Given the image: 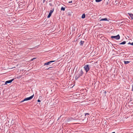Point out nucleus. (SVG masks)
Here are the masks:
<instances>
[{"mask_svg":"<svg viewBox=\"0 0 133 133\" xmlns=\"http://www.w3.org/2000/svg\"><path fill=\"white\" fill-rule=\"evenodd\" d=\"M84 42V41H81L80 42V45H82L83 44Z\"/></svg>","mask_w":133,"mask_h":133,"instance_id":"nucleus-9","label":"nucleus"},{"mask_svg":"<svg viewBox=\"0 0 133 133\" xmlns=\"http://www.w3.org/2000/svg\"><path fill=\"white\" fill-rule=\"evenodd\" d=\"M124 64H128L130 62V61H124Z\"/></svg>","mask_w":133,"mask_h":133,"instance_id":"nucleus-11","label":"nucleus"},{"mask_svg":"<svg viewBox=\"0 0 133 133\" xmlns=\"http://www.w3.org/2000/svg\"><path fill=\"white\" fill-rule=\"evenodd\" d=\"M89 114L88 113H86L85 114V116H86L87 115H89Z\"/></svg>","mask_w":133,"mask_h":133,"instance_id":"nucleus-22","label":"nucleus"},{"mask_svg":"<svg viewBox=\"0 0 133 133\" xmlns=\"http://www.w3.org/2000/svg\"><path fill=\"white\" fill-rule=\"evenodd\" d=\"M132 89L131 90V91H133V84H132Z\"/></svg>","mask_w":133,"mask_h":133,"instance_id":"nucleus-17","label":"nucleus"},{"mask_svg":"<svg viewBox=\"0 0 133 133\" xmlns=\"http://www.w3.org/2000/svg\"><path fill=\"white\" fill-rule=\"evenodd\" d=\"M51 62L50 61L49 62L45 63L44 64V65H49L51 64Z\"/></svg>","mask_w":133,"mask_h":133,"instance_id":"nucleus-7","label":"nucleus"},{"mask_svg":"<svg viewBox=\"0 0 133 133\" xmlns=\"http://www.w3.org/2000/svg\"><path fill=\"white\" fill-rule=\"evenodd\" d=\"M126 42L125 41L122 42L120 44H124L126 43Z\"/></svg>","mask_w":133,"mask_h":133,"instance_id":"nucleus-12","label":"nucleus"},{"mask_svg":"<svg viewBox=\"0 0 133 133\" xmlns=\"http://www.w3.org/2000/svg\"><path fill=\"white\" fill-rule=\"evenodd\" d=\"M68 3H72V1H69L68 2Z\"/></svg>","mask_w":133,"mask_h":133,"instance_id":"nucleus-19","label":"nucleus"},{"mask_svg":"<svg viewBox=\"0 0 133 133\" xmlns=\"http://www.w3.org/2000/svg\"><path fill=\"white\" fill-rule=\"evenodd\" d=\"M55 61H50V62H51V63H52V62H54Z\"/></svg>","mask_w":133,"mask_h":133,"instance_id":"nucleus-18","label":"nucleus"},{"mask_svg":"<svg viewBox=\"0 0 133 133\" xmlns=\"http://www.w3.org/2000/svg\"><path fill=\"white\" fill-rule=\"evenodd\" d=\"M128 44H130L131 45H133V42L132 43H130V42H129L128 43Z\"/></svg>","mask_w":133,"mask_h":133,"instance_id":"nucleus-16","label":"nucleus"},{"mask_svg":"<svg viewBox=\"0 0 133 133\" xmlns=\"http://www.w3.org/2000/svg\"><path fill=\"white\" fill-rule=\"evenodd\" d=\"M37 101H38V102H41V101H40V100H39V99H38V100Z\"/></svg>","mask_w":133,"mask_h":133,"instance_id":"nucleus-20","label":"nucleus"},{"mask_svg":"<svg viewBox=\"0 0 133 133\" xmlns=\"http://www.w3.org/2000/svg\"><path fill=\"white\" fill-rule=\"evenodd\" d=\"M111 38H114L116 40H118L120 39V36L119 35H118L116 36H112L111 37Z\"/></svg>","mask_w":133,"mask_h":133,"instance_id":"nucleus-3","label":"nucleus"},{"mask_svg":"<svg viewBox=\"0 0 133 133\" xmlns=\"http://www.w3.org/2000/svg\"><path fill=\"white\" fill-rule=\"evenodd\" d=\"M83 72L82 70H81L79 72L78 74V75H76V77L78 78L82 76L83 75Z\"/></svg>","mask_w":133,"mask_h":133,"instance_id":"nucleus-2","label":"nucleus"},{"mask_svg":"<svg viewBox=\"0 0 133 133\" xmlns=\"http://www.w3.org/2000/svg\"><path fill=\"white\" fill-rule=\"evenodd\" d=\"M52 68L51 67H49V68H48L47 69L48 70V69H50V68Z\"/></svg>","mask_w":133,"mask_h":133,"instance_id":"nucleus-23","label":"nucleus"},{"mask_svg":"<svg viewBox=\"0 0 133 133\" xmlns=\"http://www.w3.org/2000/svg\"><path fill=\"white\" fill-rule=\"evenodd\" d=\"M14 79H12L11 80L6 81L5 83V84L11 83L13 81Z\"/></svg>","mask_w":133,"mask_h":133,"instance_id":"nucleus-6","label":"nucleus"},{"mask_svg":"<svg viewBox=\"0 0 133 133\" xmlns=\"http://www.w3.org/2000/svg\"><path fill=\"white\" fill-rule=\"evenodd\" d=\"M61 10L62 11H64L65 10V8L62 7L61 8Z\"/></svg>","mask_w":133,"mask_h":133,"instance_id":"nucleus-14","label":"nucleus"},{"mask_svg":"<svg viewBox=\"0 0 133 133\" xmlns=\"http://www.w3.org/2000/svg\"><path fill=\"white\" fill-rule=\"evenodd\" d=\"M130 16L132 19H133V15L131 14H129Z\"/></svg>","mask_w":133,"mask_h":133,"instance_id":"nucleus-10","label":"nucleus"},{"mask_svg":"<svg viewBox=\"0 0 133 133\" xmlns=\"http://www.w3.org/2000/svg\"><path fill=\"white\" fill-rule=\"evenodd\" d=\"M34 96V95L31 96H30L29 97L25 98H24L23 100L21 102H23L25 101H28L29 100H30L33 98Z\"/></svg>","mask_w":133,"mask_h":133,"instance_id":"nucleus-1","label":"nucleus"},{"mask_svg":"<svg viewBox=\"0 0 133 133\" xmlns=\"http://www.w3.org/2000/svg\"><path fill=\"white\" fill-rule=\"evenodd\" d=\"M43 0V3H44L45 2V0Z\"/></svg>","mask_w":133,"mask_h":133,"instance_id":"nucleus-21","label":"nucleus"},{"mask_svg":"<svg viewBox=\"0 0 133 133\" xmlns=\"http://www.w3.org/2000/svg\"><path fill=\"white\" fill-rule=\"evenodd\" d=\"M112 133H115V132H112Z\"/></svg>","mask_w":133,"mask_h":133,"instance_id":"nucleus-24","label":"nucleus"},{"mask_svg":"<svg viewBox=\"0 0 133 133\" xmlns=\"http://www.w3.org/2000/svg\"><path fill=\"white\" fill-rule=\"evenodd\" d=\"M84 70L86 72H87L90 70L89 68V66L87 64L85 65L84 67Z\"/></svg>","mask_w":133,"mask_h":133,"instance_id":"nucleus-4","label":"nucleus"},{"mask_svg":"<svg viewBox=\"0 0 133 133\" xmlns=\"http://www.w3.org/2000/svg\"><path fill=\"white\" fill-rule=\"evenodd\" d=\"M102 1V0H95L96 2H99Z\"/></svg>","mask_w":133,"mask_h":133,"instance_id":"nucleus-15","label":"nucleus"},{"mask_svg":"<svg viewBox=\"0 0 133 133\" xmlns=\"http://www.w3.org/2000/svg\"><path fill=\"white\" fill-rule=\"evenodd\" d=\"M54 11V9H53L52 10H51L49 13L48 15L47 16L48 18H49L50 16H51L52 14Z\"/></svg>","mask_w":133,"mask_h":133,"instance_id":"nucleus-5","label":"nucleus"},{"mask_svg":"<svg viewBox=\"0 0 133 133\" xmlns=\"http://www.w3.org/2000/svg\"><path fill=\"white\" fill-rule=\"evenodd\" d=\"M85 14H83L82 15V18H85Z\"/></svg>","mask_w":133,"mask_h":133,"instance_id":"nucleus-13","label":"nucleus"},{"mask_svg":"<svg viewBox=\"0 0 133 133\" xmlns=\"http://www.w3.org/2000/svg\"><path fill=\"white\" fill-rule=\"evenodd\" d=\"M108 21V20H107V18H102V19H101L100 20V21Z\"/></svg>","mask_w":133,"mask_h":133,"instance_id":"nucleus-8","label":"nucleus"}]
</instances>
